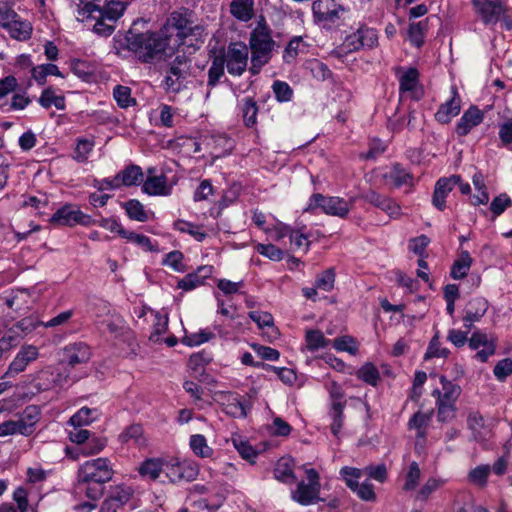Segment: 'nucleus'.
<instances>
[{
	"mask_svg": "<svg viewBox=\"0 0 512 512\" xmlns=\"http://www.w3.org/2000/svg\"><path fill=\"white\" fill-rule=\"evenodd\" d=\"M249 317L257 324L259 329H264L266 327L270 329L267 333L268 340H273L278 337V329L274 327V319L269 312L251 311L249 312Z\"/></svg>",
	"mask_w": 512,
	"mask_h": 512,
	"instance_id": "obj_31",
	"label": "nucleus"
},
{
	"mask_svg": "<svg viewBox=\"0 0 512 512\" xmlns=\"http://www.w3.org/2000/svg\"><path fill=\"white\" fill-rule=\"evenodd\" d=\"M214 338H215V334L211 330L202 329L198 332L186 334L182 338V343L187 346L194 347V346H199L203 343L209 342L210 340H212Z\"/></svg>",
	"mask_w": 512,
	"mask_h": 512,
	"instance_id": "obj_48",
	"label": "nucleus"
},
{
	"mask_svg": "<svg viewBox=\"0 0 512 512\" xmlns=\"http://www.w3.org/2000/svg\"><path fill=\"white\" fill-rule=\"evenodd\" d=\"M165 474L173 482H190L196 479L199 469L196 464L190 461L165 462Z\"/></svg>",
	"mask_w": 512,
	"mask_h": 512,
	"instance_id": "obj_11",
	"label": "nucleus"
},
{
	"mask_svg": "<svg viewBox=\"0 0 512 512\" xmlns=\"http://www.w3.org/2000/svg\"><path fill=\"white\" fill-rule=\"evenodd\" d=\"M39 103L43 108H50L54 106L58 110L65 109V98L60 95H55L51 89H46L42 92Z\"/></svg>",
	"mask_w": 512,
	"mask_h": 512,
	"instance_id": "obj_49",
	"label": "nucleus"
},
{
	"mask_svg": "<svg viewBox=\"0 0 512 512\" xmlns=\"http://www.w3.org/2000/svg\"><path fill=\"white\" fill-rule=\"evenodd\" d=\"M490 473L491 467L487 464H481L468 473L467 479L471 484L483 488L487 485V479Z\"/></svg>",
	"mask_w": 512,
	"mask_h": 512,
	"instance_id": "obj_45",
	"label": "nucleus"
},
{
	"mask_svg": "<svg viewBox=\"0 0 512 512\" xmlns=\"http://www.w3.org/2000/svg\"><path fill=\"white\" fill-rule=\"evenodd\" d=\"M189 446L193 453L200 458H210L214 453L213 448L208 445L205 436L202 434L191 435Z\"/></svg>",
	"mask_w": 512,
	"mask_h": 512,
	"instance_id": "obj_37",
	"label": "nucleus"
},
{
	"mask_svg": "<svg viewBox=\"0 0 512 512\" xmlns=\"http://www.w3.org/2000/svg\"><path fill=\"white\" fill-rule=\"evenodd\" d=\"M307 482L300 481L295 490L291 492L293 501L303 506L311 505L319 500L321 490L320 476L314 468H306Z\"/></svg>",
	"mask_w": 512,
	"mask_h": 512,
	"instance_id": "obj_4",
	"label": "nucleus"
},
{
	"mask_svg": "<svg viewBox=\"0 0 512 512\" xmlns=\"http://www.w3.org/2000/svg\"><path fill=\"white\" fill-rule=\"evenodd\" d=\"M124 238L142 247L145 251H158L157 246L152 243L151 239L143 234L127 231Z\"/></svg>",
	"mask_w": 512,
	"mask_h": 512,
	"instance_id": "obj_60",
	"label": "nucleus"
},
{
	"mask_svg": "<svg viewBox=\"0 0 512 512\" xmlns=\"http://www.w3.org/2000/svg\"><path fill=\"white\" fill-rule=\"evenodd\" d=\"M213 273V267L210 265H203L197 268L196 271L185 275L177 283V288L184 291H191L199 286H202L206 279L210 278Z\"/></svg>",
	"mask_w": 512,
	"mask_h": 512,
	"instance_id": "obj_20",
	"label": "nucleus"
},
{
	"mask_svg": "<svg viewBox=\"0 0 512 512\" xmlns=\"http://www.w3.org/2000/svg\"><path fill=\"white\" fill-rule=\"evenodd\" d=\"M335 271L334 268H329L316 277V288L325 292H330L334 288Z\"/></svg>",
	"mask_w": 512,
	"mask_h": 512,
	"instance_id": "obj_56",
	"label": "nucleus"
},
{
	"mask_svg": "<svg viewBox=\"0 0 512 512\" xmlns=\"http://www.w3.org/2000/svg\"><path fill=\"white\" fill-rule=\"evenodd\" d=\"M49 222L53 226H75L77 224L85 225L88 223V217L82 211L71 204H66L51 216Z\"/></svg>",
	"mask_w": 512,
	"mask_h": 512,
	"instance_id": "obj_12",
	"label": "nucleus"
},
{
	"mask_svg": "<svg viewBox=\"0 0 512 512\" xmlns=\"http://www.w3.org/2000/svg\"><path fill=\"white\" fill-rule=\"evenodd\" d=\"M431 415L423 412H416L409 420L408 426L410 429L417 430V437L425 438V427L428 425Z\"/></svg>",
	"mask_w": 512,
	"mask_h": 512,
	"instance_id": "obj_50",
	"label": "nucleus"
},
{
	"mask_svg": "<svg viewBox=\"0 0 512 512\" xmlns=\"http://www.w3.org/2000/svg\"><path fill=\"white\" fill-rule=\"evenodd\" d=\"M312 199L325 213L341 217L347 214L351 205L350 200L330 194H314Z\"/></svg>",
	"mask_w": 512,
	"mask_h": 512,
	"instance_id": "obj_13",
	"label": "nucleus"
},
{
	"mask_svg": "<svg viewBox=\"0 0 512 512\" xmlns=\"http://www.w3.org/2000/svg\"><path fill=\"white\" fill-rule=\"evenodd\" d=\"M400 91L413 93L419 83V73L417 69L410 67L408 69L398 68Z\"/></svg>",
	"mask_w": 512,
	"mask_h": 512,
	"instance_id": "obj_33",
	"label": "nucleus"
},
{
	"mask_svg": "<svg viewBox=\"0 0 512 512\" xmlns=\"http://www.w3.org/2000/svg\"><path fill=\"white\" fill-rule=\"evenodd\" d=\"M15 416V421L20 430V435L27 437L35 432L36 426L42 416V410L40 406L32 404L26 406L23 411L17 413Z\"/></svg>",
	"mask_w": 512,
	"mask_h": 512,
	"instance_id": "obj_14",
	"label": "nucleus"
},
{
	"mask_svg": "<svg viewBox=\"0 0 512 512\" xmlns=\"http://www.w3.org/2000/svg\"><path fill=\"white\" fill-rule=\"evenodd\" d=\"M332 346L337 351L348 352L351 355H355L358 352V346L355 339L347 335L335 338L332 342Z\"/></svg>",
	"mask_w": 512,
	"mask_h": 512,
	"instance_id": "obj_58",
	"label": "nucleus"
},
{
	"mask_svg": "<svg viewBox=\"0 0 512 512\" xmlns=\"http://www.w3.org/2000/svg\"><path fill=\"white\" fill-rule=\"evenodd\" d=\"M128 42L130 49L144 62L170 57L177 50V40L174 37L169 40L161 30L132 35Z\"/></svg>",
	"mask_w": 512,
	"mask_h": 512,
	"instance_id": "obj_1",
	"label": "nucleus"
},
{
	"mask_svg": "<svg viewBox=\"0 0 512 512\" xmlns=\"http://www.w3.org/2000/svg\"><path fill=\"white\" fill-rule=\"evenodd\" d=\"M144 179V173L140 166L131 164L117 174L119 186L131 187L141 183Z\"/></svg>",
	"mask_w": 512,
	"mask_h": 512,
	"instance_id": "obj_26",
	"label": "nucleus"
},
{
	"mask_svg": "<svg viewBox=\"0 0 512 512\" xmlns=\"http://www.w3.org/2000/svg\"><path fill=\"white\" fill-rule=\"evenodd\" d=\"M458 189L460 192H470V186L467 183H462L457 175L440 178L436 185L434 192H451Z\"/></svg>",
	"mask_w": 512,
	"mask_h": 512,
	"instance_id": "obj_36",
	"label": "nucleus"
},
{
	"mask_svg": "<svg viewBox=\"0 0 512 512\" xmlns=\"http://www.w3.org/2000/svg\"><path fill=\"white\" fill-rule=\"evenodd\" d=\"M356 376L358 379L371 386H376L380 380V373L377 367L370 362H367L360 367L356 372Z\"/></svg>",
	"mask_w": 512,
	"mask_h": 512,
	"instance_id": "obj_46",
	"label": "nucleus"
},
{
	"mask_svg": "<svg viewBox=\"0 0 512 512\" xmlns=\"http://www.w3.org/2000/svg\"><path fill=\"white\" fill-rule=\"evenodd\" d=\"M384 178L392 188H400L403 185L412 184L413 177L400 165L396 164L384 175Z\"/></svg>",
	"mask_w": 512,
	"mask_h": 512,
	"instance_id": "obj_32",
	"label": "nucleus"
},
{
	"mask_svg": "<svg viewBox=\"0 0 512 512\" xmlns=\"http://www.w3.org/2000/svg\"><path fill=\"white\" fill-rule=\"evenodd\" d=\"M274 477L286 484L294 483L296 476L293 472V461L290 458H281L274 468Z\"/></svg>",
	"mask_w": 512,
	"mask_h": 512,
	"instance_id": "obj_35",
	"label": "nucleus"
},
{
	"mask_svg": "<svg viewBox=\"0 0 512 512\" xmlns=\"http://www.w3.org/2000/svg\"><path fill=\"white\" fill-rule=\"evenodd\" d=\"M472 258L469 254V252L467 251H463L461 254H460V257L454 261L452 267H451V272H450V275L453 279H462L464 278L470 268H471V265H472Z\"/></svg>",
	"mask_w": 512,
	"mask_h": 512,
	"instance_id": "obj_40",
	"label": "nucleus"
},
{
	"mask_svg": "<svg viewBox=\"0 0 512 512\" xmlns=\"http://www.w3.org/2000/svg\"><path fill=\"white\" fill-rule=\"evenodd\" d=\"M427 30V20L411 23L408 34L411 43L420 47L424 42L425 31Z\"/></svg>",
	"mask_w": 512,
	"mask_h": 512,
	"instance_id": "obj_52",
	"label": "nucleus"
},
{
	"mask_svg": "<svg viewBox=\"0 0 512 512\" xmlns=\"http://www.w3.org/2000/svg\"><path fill=\"white\" fill-rule=\"evenodd\" d=\"M150 313L153 317V326L149 339L153 342H159L161 336L165 334L168 329V317L158 311L150 310Z\"/></svg>",
	"mask_w": 512,
	"mask_h": 512,
	"instance_id": "obj_42",
	"label": "nucleus"
},
{
	"mask_svg": "<svg viewBox=\"0 0 512 512\" xmlns=\"http://www.w3.org/2000/svg\"><path fill=\"white\" fill-rule=\"evenodd\" d=\"M31 75L32 78L40 85L45 84L46 77L48 75L63 77V74L55 64H41L32 67Z\"/></svg>",
	"mask_w": 512,
	"mask_h": 512,
	"instance_id": "obj_43",
	"label": "nucleus"
},
{
	"mask_svg": "<svg viewBox=\"0 0 512 512\" xmlns=\"http://www.w3.org/2000/svg\"><path fill=\"white\" fill-rule=\"evenodd\" d=\"M39 356V351L36 346L24 345L16 354L5 373L8 377H13L23 372L29 363L35 361Z\"/></svg>",
	"mask_w": 512,
	"mask_h": 512,
	"instance_id": "obj_16",
	"label": "nucleus"
},
{
	"mask_svg": "<svg viewBox=\"0 0 512 512\" xmlns=\"http://www.w3.org/2000/svg\"><path fill=\"white\" fill-rule=\"evenodd\" d=\"M312 12L315 21L326 27L340 20L346 9L335 0H314Z\"/></svg>",
	"mask_w": 512,
	"mask_h": 512,
	"instance_id": "obj_7",
	"label": "nucleus"
},
{
	"mask_svg": "<svg viewBox=\"0 0 512 512\" xmlns=\"http://www.w3.org/2000/svg\"><path fill=\"white\" fill-rule=\"evenodd\" d=\"M126 4L120 1L109 2L104 9L97 8L92 3H86L82 9L81 14H92L97 12L99 15L104 16L109 22H116L124 13Z\"/></svg>",
	"mask_w": 512,
	"mask_h": 512,
	"instance_id": "obj_21",
	"label": "nucleus"
},
{
	"mask_svg": "<svg viewBox=\"0 0 512 512\" xmlns=\"http://www.w3.org/2000/svg\"><path fill=\"white\" fill-rule=\"evenodd\" d=\"M119 440L121 443L133 444L137 447H144L147 445V438L141 425L132 424L128 426L120 435Z\"/></svg>",
	"mask_w": 512,
	"mask_h": 512,
	"instance_id": "obj_30",
	"label": "nucleus"
},
{
	"mask_svg": "<svg viewBox=\"0 0 512 512\" xmlns=\"http://www.w3.org/2000/svg\"><path fill=\"white\" fill-rule=\"evenodd\" d=\"M225 59L220 55L213 58L208 70V85L214 87L224 74Z\"/></svg>",
	"mask_w": 512,
	"mask_h": 512,
	"instance_id": "obj_51",
	"label": "nucleus"
},
{
	"mask_svg": "<svg viewBox=\"0 0 512 512\" xmlns=\"http://www.w3.org/2000/svg\"><path fill=\"white\" fill-rule=\"evenodd\" d=\"M344 404H330L328 415L331 419L330 429L332 434L339 438L344 423Z\"/></svg>",
	"mask_w": 512,
	"mask_h": 512,
	"instance_id": "obj_39",
	"label": "nucleus"
},
{
	"mask_svg": "<svg viewBox=\"0 0 512 512\" xmlns=\"http://www.w3.org/2000/svg\"><path fill=\"white\" fill-rule=\"evenodd\" d=\"M304 48H305V45L302 41V38H300V37L293 38L288 43L287 47L285 48V51L283 54V58H284L285 62L291 63L300 52L304 51Z\"/></svg>",
	"mask_w": 512,
	"mask_h": 512,
	"instance_id": "obj_61",
	"label": "nucleus"
},
{
	"mask_svg": "<svg viewBox=\"0 0 512 512\" xmlns=\"http://www.w3.org/2000/svg\"><path fill=\"white\" fill-rule=\"evenodd\" d=\"M162 472L165 473V462H163L161 459H147L139 468V473L151 480H156L159 478Z\"/></svg>",
	"mask_w": 512,
	"mask_h": 512,
	"instance_id": "obj_41",
	"label": "nucleus"
},
{
	"mask_svg": "<svg viewBox=\"0 0 512 512\" xmlns=\"http://www.w3.org/2000/svg\"><path fill=\"white\" fill-rule=\"evenodd\" d=\"M488 301L480 296L472 298L465 306L463 324L470 330L475 322H478L487 312Z\"/></svg>",
	"mask_w": 512,
	"mask_h": 512,
	"instance_id": "obj_17",
	"label": "nucleus"
},
{
	"mask_svg": "<svg viewBox=\"0 0 512 512\" xmlns=\"http://www.w3.org/2000/svg\"><path fill=\"white\" fill-rule=\"evenodd\" d=\"M364 200L387 212L390 216H397L400 207L387 194H364Z\"/></svg>",
	"mask_w": 512,
	"mask_h": 512,
	"instance_id": "obj_28",
	"label": "nucleus"
},
{
	"mask_svg": "<svg viewBox=\"0 0 512 512\" xmlns=\"http://www.w3.org/2000/svg\"><path fill=\"white\" fill-rule=\"evenodd\" d=\"M469 347L476 350L475 358L480 362H486L489 357L495 354V339L486 333L475 331L469 339Z\"/></svg>",
	"mask_w": 512,
	"mask_h": 512,
	"instance_id": "obj_15",
	"label": "nucleus"
},
{
	"mask_svg": "<svg viewBox=\"0 0 512 512\" xmlns=\"http://www.w3.org/2000/svg\"><path fill=\"white\" fill-rule=\"evenodd\" d=\"M472 4L486 25H495L506 11L504 0H472Z\"/></svg>",
	"mask_w": 512,
	"mask_h": 512,
	"instance_id": "obj_9",
	"label": "nucleus"
},
{
	"mask_svg": "<svg viewBox=\"0 0 512 512\" xmlns=\"http://www.w3.org/2000/svg\"><path fill=\"white\" fill-rule=\"evenodd\" d=\"M128 217L132 220L139 222H146L150 219L153 213L145 209L144 205L136 199L129 200L122 204Z\"/></svg>",
	"mask_w": 512,
	"mask_h": 512,
	"instance_id": "obj_34",
	"label": "nucleus"
},
{
	"mask_svg": "<svg viewBox=\"0 0 512 512\" xmlns=\"http://www.w3.org/2000/svg\"><path fill=\"white\" fill-rule=\"evenodd\" d=\"M306 347L309 351H317L326 348L330 344V340L325 338L320 330H307L305 335Z\"/></svg>",
	"mask_w": 512,
	"mask_h": 512,
	"instance_id": "obj_44",
	"label": "nucleus"
},
{
	"mask_svg": "<svg viewBox=\"0 0 512 512\" xmlns=\"http://www.w3.org/2000/svg\"><path fill=\"white\" fill-rule=\"evenodd\" d=\"M493 373L497 380L505 381L512 374V359L505 358L500 360L494 367Z\"/></svg>",
	"mask_w": 512,
	"mask_h": 512,
	"instance_id": "obj_64",
	"label": "nucleus"
},
{
	"mask_svg": "<svg viewBox=\"0 0 512 512\" xmlns=\"http://www.w3.org/2000/svg\"><path fill=\"white\" fill-rule=\"evenodd\" d=\"M421 471L419 465L416 462H412L409 465L408 471L405 476V483L403 485V490L405 491H413L420 480Z\"/></svg>",
	"mask_w": 512,
	"mask_h": 512,
	"instance_id": "obj_57",
	"label": "nucleus"
},
{
	"mask_svg": "<svg viewBox=\"0 0 512 512\" xmlns=\"http://www.w3.org/2000/svg\"><path fill=\"white\" fill-rule=\"evenodd\" d=\"M113 96L121 108H127L135 104V99L131 96V89L127 86H115Z\"/></svg>",
	"mask_w": 512,
	"mask_h": 512,
	"instance_id": "obj_53",
	"label": "nucleus"
},
{
	"mask_svg": "<svg viewBox=\"0 0 512 512\" xmlns=\"http://www.w3.org/2000/svg\"><path fill=\"white\" fill-rule=\"evenodd\" d=\"M224 411L226 414L235 418H243L247 415L245 406L240 399L234 395L229 396Z\"/></svg>",
	"mask_w": 512,
	"mask_h": 512,
	"instance_id": "obj_54",
	"label": "nucleus"
},
{
	"mask_svg": "<svg viewBox=\"0 0 512 512\" xmlns=\"http://www.w3.org/2000/svg\"><path fill=\"white\" fill-rule=\"evenodd\" d=\"M257 111L258 110H257L256 103L252 99H250V98L244 99L243 107H242V114H243V119H244L246 126L250 127L256 123Z\"/></svg>",
	"mask_w": 512,
	"mask_h": 512,
	"instance_id": "obj_63",
	"label": "nucleus"
},
{
	"mask_svg": "<svg viewBox=\"0 0 512 512\" xmlns=\"http://www.w3.org/2000/svg\"><path fill=\"white\" fill-rule=\"evenodd\" d=\"M461 110V99L455 86L451 87L450 98L440 105L435 113V119L442 124L449 123Z\"/></svg>",
	"mask_w": 512,
	"mask_h": 512,
	"instance_id": "obj_18",
	"label": "nucleus"
},
{
	"mask_svg": "<svg viewBox=\"0 0 512 512\" xmlns=\"http://www.w3.org/2000/svg\"><path fill=\"white\" fill-rule=\"evenodd\" d=\"M220 56L225 59L228 73L233 76H240L248 65L249 48L243 42L230 43L227 50Z\"/></svg>",
	"mask_w": 512,
	"mask_h": 512,
	"instance_id": "obj_6",
	"label": "nucleus"
},
{
	"mask_svg": "<svg viewBox=\"0 0 512 512\" xmlns=\"http://www.w3.org/2000/svg\"><path fill=\"white\" fill-rule=\"evenodd\" d=\"M290 236V243L294 250L307 252L311 243L310 238L314 237L312 232H306V227L298 230H291L288 226H283L279 237Z\"/></svg>",
	"mask_w": 512,
	"mask_h": 512,
	"instance_id": "obj_23",
	"label": "nucleus"
},
{
	"mask_svg": "<svg viewBox=\"0 0 512 512\" xmlns=\"http://www.w3.org/2000/svg\"><path fill=\"white\" fill-rule=\"evenodd\" d=\"M133 489L125 484L111 486L99 512H118L133 496Z\"/></svg>",
	"mask_w": 512,
	"mask_h": 512,
	"instance_id": "obj_10",
	"label": "nucleus"
},
{
	"mask_svg": "<svg viewBox=\"0 0 512 512\" xmlns=\"http://www.w3.org/2000/svg\"><path fill=\"white\" fill-rule=\"evenodd\" d=\"M230 14L240 22H249L255 14L254 0H232L229 5Z\"/></svg>",
	"mask_w": 512,
	"mask_h": 512,
	"instance_id": "obj_25",
	"label": "nucleus"
},
{
	"mask_svg": "<svg viewBox=\"0 0 512 512\" xmlns=\"http://www.w3.org/2000/svg\"><path fill=\"white\" fill-rule=\"evenodd\" d=\"M360 41L363 43V48H374L378 44V34L373 28L367 26H360L358 28Z\"/></svg>",
	"mask_w": 512,
	"mask_h": 512,
	"instance_id": "obj_59",
	"label": "nucleus"
},
{
	"mask_svg": "<svg viewBox=\"0 0 512 512\" xmlns=\"http://www.w3.org/2000/svg\"><path fill=\"white\" fill-rule=\"evenodd\" d=\"M484 119L483 112L476 106H471L461 116L456 125V132L460 136L467 135L474 127L479 125Z\"/></svg>",
	"mask_w": 512,
	"mask_h": 512,
	"instance_id": "obj_24",
	"label": "nucleus"
},
{
	"mask_svg": "<svg viewBox=\"0 0 512 512\" xmlns=\"http://www.w3.org/2000/svg\"><path fill=\"white\" fill-rule=\"evenodd\" d=\"M163 35L169 40H177V49L184 44V39L191 33L192 28L186 15L180 12H173L162 27Z\"/></svg>",
	"mask_w": 512,
	"mask_h": 512,
	"instance_id": "obj_8",
	"label": "nucleus"
},
{
	"mask_svg": "<svg viewBox=\"0 0 512 512\" xmlns=\"http://www.w3.org/2000/svg\"><path fill=\"white\" fill-rule=\"evenodd\" d=\"M442 390H435L434 396H437V402L454 404L460 393V388L448 380L445 376L440 377Z\"/></svg>",
	"mask_w": 512,
	"mask_h": 512,
	"instance_id": "obj_29",
	"label": "nucleus"
},
{
	"mask_svg": "<svg viewBox=\"0 0 512 512\" xmlns=\"http://www.w3.org/2000/svg\"><path fill=\"white\" fill-rule=\"evenodd\" d=\"M467 425L476 441H485L491 437L492 421H485L479 412L468 415Z\"/></svg>",
	"mask_w": 512,
	"mask_h": 512,
	"instance_id": "obj_22",
	"label": "nucleus"
},
{
	"mask_svg": "<svg viewBox=\"0 0 512 512\" xmlns=\"http://www.w3.org/2000/svg\"><path fill=\"white\" fill-rule=\"evenodd\" d=\"M449 353H450V351L447 348L441 347L440 341H439V333L437 332L433 336V338L431 339V341L428 345L427 351L425 353V359H430V358H434V357L446 358V357H448Z\"/></svg>",
	"mask_w": 512,
	"mask_h": 512,
	"instance_id": "obj_55",
	"label": "nucleus"
},
{
	"mask_svg": "<svg viewBox=\"0 0 512 512\" xmlns=\"http://www.w3.org/2000/svg\"><path fill=\"white\" fill-rule=\"evenodd\" d=\"M340 475L342 476L346 485L352 490L357 488V484L359 483L358 481L362 476V470L346 466L340 470Z\"/></svg>",
	"mask_w": 512,
	"mask_h": 512,
	"instance_id": "obj_62",
	"label": "nucleus"
},
{
	"mask_svg": "<svg viewBox=\"0 0 512 512\" xmlns=\"http://www.w3.org/2000/svg\"><path fill=\"white\" fill-rule=\"evenodd\" d=\"M5 30L11 38L18 41H27L32 35L33 27L29 21L19 17L9 24Z\"/></svg>",
	"mask_w": 512,
	"mask_h": 512,
	"instance_id": "obj_27",
	"label": "nucleus"
},
{
	"mask_svg": "<svg viewBox=\"0 0 512 512\" xmlns=\"http://www.w3.org/2000/svg\"><path fill=\"white\" fill-rule=\"evenodd\" d=\"M171 172L172 168L168 165L148 167L146 169V179L143 182V192H165L170 190L178 181L175 174L170 175Z\"/></svg>",
	"mask_w": 512,
	"mask_h": 512,
	"instance_id": "obj_5",
	"label": "nucleus"
},
{
	"mask_svg": "<svg viewBox=\"0 0 512 512\" xmlns=\"http://www.w3.org/2000/svg\"><path fill=\"white\" fill-rule=\"evenodd\" d=\"M249 47L252 52L250 72L256 75L269 62L274 47L270 29L264 19L258 22L255 29L251 32Z\"/></svg>",
	"mask_w": 512,
	"mask_h": 512,
	"instance_id": "obj_2",
	"label": "nucleus"
},
{
	"mask_svg": "<svg viewBox=\"0 0 512 512\" xmlns=\"http://www.w3.org/2000/svg\"><path fill=\"white\" fill-rule=\"evenodd\" d=\"M90 357V347L84 342L70 343L63 348V358L71 367L88 362Z\"/></svg>",
	"mask_w": 512,
	"mask_h": 512,
	"instance_id": "obj_19",
	"label": "nucleus"
},
{
	"mask_svg": "<svg viewBox=\"0 0 512 512\" xmlns=\"http://www.w3.org/2000/svg\"><path fill=\"white\" fill-rule=\"evenodd\" d=\"M114 471L107 458H96L84 462L78 469L77 480L79 484L103 485L113 477Z\"/></svg>",
	"mask_w": 512,
	"mask_h": 512,
	"instance_id": "obj_3",
	"label": "nucleus"
},
{
	"mask_svg": "<svg viewBox=\"0 0 512 512\" xmlns=\"http://www.w3.org/2000/svg\"><path fill=\"white\" fill-rule=\"evenodd\" d=\"M173 228L181 233L189 234L198 242L204 241L207 237V234L203 230L202 226L182 219L176 220L173 223Z\"/></svg>",
	"mask_w": 512,
	"mask_h": 512,
	"instance_id": "obj_38",
	"label": "nucleus"
},
{
	"mask_svg": "<svg viewBox=\"0 0 512 512\" xmlns=\"http://www.w3.org/2000/svg\"><path fill=\"white\" fill-rule=\"evenodd\" d=\"M363 48V43L360 41L359 30L349 34L344 39L342 45L335 50L337 56H342L343 53H351Z\"/></svg>",
	"mask_w": 512,
	"mask_h": 512,
	"instance_id": "obj_47",
	"label": "nucleus"
}]
</instances>
